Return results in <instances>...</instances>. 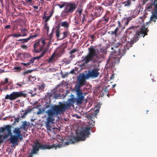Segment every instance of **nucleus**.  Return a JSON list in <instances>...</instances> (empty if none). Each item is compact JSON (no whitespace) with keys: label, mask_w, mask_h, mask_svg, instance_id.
Here are the masks:
<instances>
[{"label":"nucleus","mask_w":157,"mask_h":157,"mask_svg":"<svg viewBox=\"0 0 157 157\" xmlns=\"http://www.w3.org/2000/svg\"><path fill=\"white\" fill-rule=\"evenodd\" d=\"M40 44V41H37L33 45L34 49L35 52L36 53V50H38L37 48Z\"/></svg>","instance_id":"obj_31"},{"label":"nucleus","mask_w":157,"mask_h":157,"mask_svg":"<svg viewBox=\"0 0 157 157\" xmlns=\"http://www.w3.org/2000/svg\"><path fill=\"white\" fill-rule=\"evenodd\" d=\"M47 27H49L48 26V24L47 22H46L44 24V29H47Z\"/></svg>","instance_id":"obj_54"},{"label":"nucleus","mask_w":157,"mask_h":157,"mask_svg":"<svg viewBox=\"0 0 157 157\" xmlns=\"http://www.w3.org/2000/svg\"><path fill=\"white\" fill-rule=\"evenodd\" d=\"M45 86V85L44 84H41L40 86H39V89H44Z\"/></svg>","instance_id":"obj_45"},{"label":"nucleus","mask_w":157,"mask_h":157,"mask_svg":"<svg viewBox=\"0 0 157 157\" xmlns=\"http://www.w3.org/2000/svg\"><path fill=\"white\" fill-rule=\"evenodd\" d=\"M41 113H42V111H41L40 110V111H38L37 112V114H40Z\"/></svg>","instance_id":"obj_62"},{"label":"nucleus","mask_w":157,"mask_h":157,"mask_svg":"<svg viewBox=\"0 0 157 157\" xmlns=\"http://www.w3.org/2000/svg\"><path fill=\"white\" fill-rule=\"evenodd\" d=\"M59 147V145H56V144H53L52 145H49L46 144H41L39 142L37 139H36L34 145L32 147V149L28 157H33V155L35 154H37L38 152L40 149H50L53 147Z\"/></svg>","instance_id":"obj_3"},{"label":"nucleus","mask_w":157,"mask_h":157,"mask_svg":"<svg viewBox=\"0 0 157 157\" xmlns=\"http://www.w3.org/2000/svg\"><path fill=\"white\" fill-rule=\"evenodd\" d=\"M13 132L16 135L15 136L19 137L21 140L23 139L22 135L21 134V131L19 128H15Z\"/></svg>","instance_id":"obj_18"},{"label":"nucleus","mask_w":157,"mask_h":157,"mask_svg":"<svg viewBox=\"0 0 157 157\" xmlns=\"http://www.w3.org/2000/svg\"><path fill=\"white\" fill-rule=\"evenodd\" d=\"M30 39V37H29L26 39H20L17 40L18 41H23L22 43H24L28 42Z\"/></svg>","instance_id":"obj_35"},{"label":"nucleus","mask_w":157,"mask_h":157,"mask_svg":"<svg viewBox=\"0 0 157 157\" xmlns=\"http://www.w3.org/2000/svg\"><path fill=\"white\" fill-rule=\"evenodd\" d=\"M36 79V78L35 77H33L31 75H30L29 77V81H30L31 82H32V81H34Z\"/></svg>","instance_id":"obj_39"},{"label":"nucleus","mask_w":157,"mask_h":157,"mask_svg":"<svg viewBox=\"0 0 157 157\" xmlns=\"http://www.w3.org/2000/svg\"><path fill=\"white\" fill-rule=\"evenodd\" d=\"M62 142L64 145H69L70 144L73 143V141H72L71 139H69L68 140H66L65 141L63 140H62Z\"/></svg>","instance_id":"obj_25"},{"label":"nucleus","mask_w":157,"mask_h":157,"mask_svg":"<svg viewBox=\"0 0 157 157\" xmlns=\"http://www.w3.org/2000/svg\"><path fill=\"white\" fill-rule=\"evenodd\" d=\"M25 83L24 81L21 82H19L16 84L17 85L19 86L20 87H21L23 85L25 84Z\"/></svg>","instance_id":"obj_38"},{"label":"nucleus","mask_w":157,"mask_h":157,"mask_svg":"<svg viewBox=\"0 0 157 157\" xmlns=\"http://www.w3.org/2000/svg\"><path fill=\"white\" fill-rule=\"evenodd\" d=\"M14 69L17 71H20L21 69V67H15L14 68Z\"/></svg>","instance_id":"obj_48"},{"label":"nucleus","mask_w":157,"mask_h":157,"mask_svg":"<svg viewBox=\"0 0 157 157\" xmlns=\"http://www.w3.org/2000/svg\"><path fill=\"white\" fill-rule=\"evenodd\" d=\"M6 84L8 82V78H6L4 80Z\"/></svg>","instance_id":"obj_56"},{"label":"nucleus","mask_w":157,"mask_h":157,"mask_svg":"<svg viewBox=\"0 0 157 157\" xmlns=\"http://www.w3.org/2000/svg\"><path fill=\"white\" fill-rule=\"evenodd\" d=\"M109 15L106 14L104 17L102 18L99 21V24L100 25L105 24L107 23L109 19Z\"/></svg>","instance_id":"obj_16"},{"label":"nucleus","mask_w":157,"mask_h":157,"mask_svg":"<svg viewBox=\"0 0 157 157\" xmlns=\"http://www.w3.org/2000/svg\"><path fill=\"white\" fill-rule=\"evenodd\" d=\"M44 46L45 45H41L38 50H36V53H39L42 51L44 48Z\"/></svg>","instance_id":"obj_37"},{"label":"nucleus","mask_w":157,"mask_h":157,"mask_svg":"<svg viewBox=\"0 0 157 157\" xmlns=\"http://www.w3.org/2000/svg\"><path fill=\"white\" fill-rule=\"evenodd\" d=\"M153 4L155 6L156 10H155L154 14L153 15V17L151 18L150 20L151 21L153 20V18L154 17L155 18V19L157 18V0H155Z\"/></svg>","instance_id":"obj_19"},{"label":"nucleus","mask_w":157,"mask_h":157,"mask_svg":"<svg viewBox=\"0 0 157 157\" xmlns=\"http://www.w3.org/2000/svg\"><path fill=\"white\" fill-rule=\"evenodd\" d=\"M90 127H86L82 129V131L79 133V136L76 137V139L78 140H84L86 137H89V135L90 134Z\"/></svg>","instance_id":"obj_7"},{"label":"nucleus","mask_w":157,"mask_h":157,"mask_svg":"<svg viewBox=\"0 0 157 157\" xmlns=\"http://www.w3.org/2000/svg\"><path fill=\"white\" fill-rule=\"evenodd\" d=\"M118 24V26L119 28H121V25L120 21H118L117 22Z\"/></svg>","instance_id":"obj_53"},{"label":"nucleus","mask_w":157,"mask_h":157,"mask_svg":"<svg viewBox=\"0 0 157 157\" xmlns=\"http://www.w3.org/2000/svg\"><path fill=\"white\" fill-rule=\"evenodd\" d=\"M88 8L90 9L94 8V5L92 3H90L88 6Z\"/></svg>","instance_id":"obj_41"},{"label":"nucleus","mask_w":157,"mask_h":157,"mask_svg":"<svg viewBox=\"0 0 157 157\" xmlns=\"http://www.w3.org/2000/svg\"><path fill=\"white\" fill-rule=\"evenodd\" d=\"M67 47V44L65 43L62 44L59 48L58 50L59 51L60 54H62L64 51V49Z\"/></svg>","instance_id":"obj_20"},{"label":"nucleus","mask_w":157,"mask_h":157,"mask_svg":"<svg viewBox=\"0 0 157 157\" xmlns=\"http://www.w3.org/2000/svg\"><path fill=\"white\" fill-rule=\"evenodd\" d=\"M53 29H54L53 28L52 29V31L50 33V34L49 35V37H50L51 39L52 38V37H53Z\"/></svg>","instance_id":"obj_43"},{"label":"nucleus","mask_w":157,"mask_h":157,"mask_svg":"<svg viewBox=\"0 0 157 157\" xmlns=\"http://www.w3.org/2000/svg\"><path fill=\"white\" fill-rule=\"evenodd\" d=\"M76 97V98H71L69 102L62 103L59 102V105H55L52 106L50 109L46 112L47 116L46 126L48 130L51 131L52 126L54 122L59 115L64 112L67 109H69L73 103L75 102L77 104H81L84 100L85 94L83 93L82 90L79 87H76L75 89Z\"/></svg>","instance_id":"obj_1"},{"label":"nucleus","mask_w":157,"mask_h":157,"mask_svg":"<svg viewBox=\"0 0 157 157\" xmlns=\"http://www.w3.org/2000/svg\"><path fill=\"white\" fill-rule=\"evenodd\" d=\"M51 13V14L48 16H43V19H45L44 21L45 22H47L50 19L51 17L52 16V14L53 13V12H52V11L50 12Z\"/></svg>","instance_id":"obj_30"},{"label":"nucleus","mask_w":157,"mask_h":157,"mask_svg":"<svg viewBox=\"0 0 157 157\" xmlns=\"http://www.w3.org/2000/svg\"><path fill=\"white\" fill-rule=\"evenodd\" d=\"M32 71H33L32 70H28L27 71H25L24 72V73L25 74H28L29 73H31Z\"/></svg>","instance_id":"obj_47"},{"label":"nucleus","mask_w":157,"mask_h":157,"mask_svg":"<svg viewBox=\"0 0 157 157\" xmlns=\"http://www.w3.org/2000/svg\"><path fill=\"white\" fill-rule=\"evenodd\" d=\"M26 2L28 3H31L32 2V0H26Z\"/></svg>","instance_id":"obj_58"},{"label":"nucleus","mask_w":157,"mask_h":157,"mask_svg":"<svg viewBox=\"0 0 157 157\" xmlns=\"http://www.w3.org/2000/svg\"><path fill=\"white\" fill-rule=\"evenodd\" d=\"M103 11V8L100 6H98L95 7L94 16L92 18V20H94L96 17L101 16Z\"/></svg>","instance_id":"obj_12"},{"label":"nucleus","mask_w":157,"mask_h":157,"mask_svg":"<svg viewBox=\"0 0 157 157\" xmlns=\"http://www.w3.org/2000/svg\"><path fill=\"white\" fill-rule=\"evenodd\" d=\"M2 86L6 84V83L4 81H2L0 82Z\"/></svg>","instance_id":"obj_61"},{"label":"nucleus","mask_w":157,"mask_h":157,"mask_svg":"<svg viewBox=\"0 0 157 157\" xmlns=\"http://www.w3.org/2000/svg\"><path fill=\"white\" fill-rule=\"evenodd\" d=\"M70 24L67 21H64L62 22L60 24V25L61 26L63 27L64 28L67 29L69 27Z\"/></svg>","instance_id":"obj_24"},{"label":"nucleus","mask_w":157,"mask_h":157,"mask_svg":"<svg viewBox=\"0 0 157 157\" xmlns=\"http://www.w3.org/2000/svg\"><path fill=\"white\" fill-rule=\"evenodd\" d=\"M104 91L106 93L108 92V90L107 88L106 87L104 88Z\"/></svg>","instance_id":"obj_63"},{"label":"nucleus","mask_w":157,"mask_h":157,"mask_svg":"<svg viewBox=\"0 0 157 157\" xmlns=\"http://www.w3.org/2000/svg\"><path fill=\"white\" fill-rule=\"evenodd\" d=\"M27 95V94L24 93L23 91H14L10 94H6L5 98V99H8L10 101H13L19 98L23 97L25 98Z\"/></svg>","instance_id":"obj_6"},{"label":"nucleus","mask_w":157,"mask_h":157,"mask_svg":"<svg viewBox=\"0 0 157 157\" xmlns=\"http://www.w3.org/2000/svg\"><path fill=\"white\" fill-rule=\"evenodd\" d=\"M55 57V54L54 53H53L52 56H51V57L49 58L48 62H50L52 61V59H53Z\"/></svg>","instance_id":"obj_42"},{"label":"nucleus","mask_w":157,"mask_h":157,"mask_svg":"<svg viewBox=\"0 0 157 157\" xmlns=\"http://www.w3.org/2000/svg\"><path fill=\"white\" fill-rule=\"evenodd\" d=\"M74 23H75V25H76L77 24H80V22L81 21V17L78 16V14L75 16L74 19Z\"/></svg>","instance_id":"obj_22"},{"label":"nucleus","mask_w":157,"mask_h":157,"mask_svg":"<svg viewBox=\"0 0 157 157\" xmlns=\"http://www.w3.org/2000/svg\"><path fill=\"white\" fill-rule=\"evenodd\" d=\"M37 36H38L37 35H33V36H29V37H30V39H31V38H33V37H36Z\"/></svg>","instance_id":"obj_57"},{"label":"nucleus","mask_w":157,"mask_h":157,"mask_svg":"<svg viewBox=\"0 0 157 157\" xmlns=\"http://www.w3.org/2000/svg\"><path fill=\"white\" fill-rule=\"evenodd\" d=\"M56 6L59 7L60 9L64 7V10L61 13V16L66 18L68 16L71 15L77 8V4L75 2H60Z\"/></svg>","instance_id":"obj_2"},{"label":"nucleus","mask_w":157,"mask_h":157,"mask_svg":"<svg viewBox=\"0 0 157 157\" xmlns=\"http://www.w3.org/2000/svg\"><path fill=\"white\" fill-rule=\"evenodd\" d=\"M19 55H21L22 56V57L24 58H29L30 57H31V56L30 54L27 52H24L23 53H19L18 54Z\"/></svg>","instance_id":"obj_23"},{"label":"nucleus","mask_w":157,"mask_h":157,"mask_svg":"<svg viewBox=\"0 0 157 157\" xmlns=\"http://www.w3.org/2000/svg\"><path fill=\"white\" fill-rule=\"evenodd\" d=\"M32 110V109L28 108L27 109L25 110V112L23 114V115H22V113H21V116H20L19 115H18V117L15 118V121L16 122H19V121L21 120V118H24L25 116H26L28 113H30Z\"/></svg>","instance_id":"obj_15"},{"label":"nucleus","mask_w":157,"mask_h":157,"mask_svg":"<svg viewBox=\"0 0 157 157\" xmlns=\"http://www.w3.org/2000/svg\"><path fill=\"white\" fill-rule=\"evenodd\" d=\"M11 26L10 25H8L5 26V29H9L10 27Z\"/></svg>","instance_id":"obj_52"},{"label":"nucleus","mask_w":157,"mask_h":157,"mask_svg":"<svg viewBox=\"0 0 157 157\" xmlns=\"http://www.w3.org/2000/svg\"><path fill=\"white\" fill-rule=\"evenodd\" d=\"M28 30L25 28H23L21 29V33L22 34L24 33H26L25 32H27Z\"/></svg>","instance_id":"obj_40"},{"label":"nucleus","mask_w":157,"mask_h":157,"mask_svg":"<svg viewBox=\"0 0 157 157\" xmlns=\"http://www.w3.org/2000/svg\"><path fill=\"white\" fill-rule=\"evenodd\" d=\"M33 7L36 9H38V6H33Z\"/></svg>","instance_id":"obj_64"},{"label":"nucleus","mask_w":157,"mask_h":157,"mask_svg":"<svg viewBox=\"0 0 157 157\" xmlns=\"http://www.w3.org/2000/svg\"><path fill=\"white\" fill-rule=\"evenodd\" d=\"M11 36L17 38L18 37V34H12L11 35Z\"/></svg>","instance_id":"obj_51"},{"label":"nucleus","mask_w":157,"mask_h":157,"mask_svg":"<svg viewBox=\"0 0 157 157\" xmlns=\"http://www.w3.org/2000/svg\"><path fill=\"white\" fill-rule=\"evenodd\" d=\"M119 30V29L118 27H117L114 31L109 32L108 33L110 34L111 35L116 37L118 35V32Z\"/></svg>","instance_id":"obj_21"},{"label":"nucleus","mask_w":157,"mask_h":157,"mask_svg":"<svg viewBox=\"0 0 157 157\" xmlns=\"http://www.w3.org/2000/svg\"><path fill=\"white\" fill-rule=\"evenodd\" d=\"M50 107V105L49 104H48L47 105H46L44 107V108L43 109H45L47 108H49Z\"/></svg>","instance_id":"obj_49"},{"label":"nucleus","mask_w":157,"mask_h":157,"mask_svg":"<svg viewBox=\"0 0 157 157\" xmlns=\"http://www.w3.org/2000/svg\"><path fill=\"white\" fill-rule=\"evenodd\" d=\"M128 49V47L124 45L121 46L119 48L117 49V50L116 49H115L114 51H112V52L113 53H118L120 55L122 56L125 53L126 50Z\"/></svg>","instance_id":"obj_13"},{"label":"nucleus","mask_w":157,"mask_h":157,"mask_svg":"<svg viewBox=\"0 0 157 157\" xmlns=\"http://www.w3.org/2000/svg\"><path fill=\"white\" fill-rule=\"evenodd\" d=\"M47 51V50L44 49L42 51L41 53L40 56L36 57H33L32 59H30L29 60V61L28 63H22L21 64L27 67H31V66L30 65L32 64V65H33L35 60L39 59L40 58L42 57L44 55Z\"/></svg>","instance_id":"obj_9"},{"label":"nucleus","mask_w":157,"mask_h":157,"mask_svg":"<svg viewBox=\"0 0 157 157\" xmlns=\"http://www.w3.org/2000/svg\"><path fill=\"white\" fill-rule=\"evenodd\" d=\"M87 16L86 14H82V16L81 17V22L82 24L85 23V21L87 20Z\"/></svg>","instance_id":"obj_29"},{"label":"nucleus","mask_w":157,"mask_h":157,"mask_svg":"<svg viewBox=\"0 0 157 157\" xmlns=\"http://www.w3.org/2000/svg\"><path fill=\"white\" fill-rule=\"evenodd\" d=\"M126 40V39L125 38H123L121 39V41L122 42L124 43L125 41Z\"/></svg>","instance_id":"obj_60"},{"label":"nucleus","mask_w":157,"mask_h":157,"mask_svg":"<svg viewBox=\"0 0 157 157\" xmlns=\"http://www.w3.org/2000/svg\"><path fill=\"white\" fill-rule=\"evenodd\" d=\"M27 35V33H24L22 34H18V36H24Z\"/></svg>","instance_id":"obj_46"},{"label":"nucleus","mask_w":157,"mask_h":157,"mask_svg":"<svg viewBox=\"0 0 157 157\" xmlns=\"http://www.w3.org/2000/svg\"><path fill=\"white\" fill-rule=\"evenodd\" d=\"M112 59L113 62L115 63H119L120 60L119 58L117 57H114Z\"/></svg>","instance_id":"obj_33"},{"label":"nucleus","mask_w":157,"mask_h":157,"mask_svg":"<svg viewBox=\"0 0 157 157\" xmlns=\"http://www.w3.org/2000/svg\"><path fill=\"white\" fill-rule=\"evenodd\" d=\"M90 38H91V39H92L91 41H92V43L93 41V40L94 38V34H93V35H92L91 36H90Z\"/></svg>","instance_id":"obj_50"},{"label":"nucleus","mask_w":157,"mask_h":157,"mask_svg":"<svg viewBox=\"0 0 157 157\" xmlns=\"http://www.w3.org/2000/svg\"><path fill=\"white\" fill-rule=\"evenodd\" d=\"M121 45V43H118L115 44L113 47H112L111 49L112 50H114L113 51H114V49H116L117 50V49H118L117 48L119 47L120 45Z\"/></svg>","instance_id":"obj_32"},{"label":"nucleus","mask_w":157,"mask_h":157,"mask_svg":"<svg viewBox=\"0 0 157 157\" xmlns=\"http://www.w3.org/2000/svg\"><path fill=\"white\" fill-rule=\"evenodd\" d=\"M7 128H8L10 129H11V126L7 125H6L4 127H1L0 128V132H4L5 130L7 131Z\"/></svg>","instance_id":"obj_27"},{"label":"nucleus","mask_w":157,"mask_h":157,"mask_svg":"<svg viewBox=\"0 0 157 157\" xmlns=\"http://www.w3.org/2000/svg\"><path fill=\"white\" fill-rule=\"evenodd\" d=\"M19 138L17 136H16L15 135L13 136L12 134L9 139L11 143L15 144L16 143L17 144V142Z\"/></svg>","instance_id":"obj_17"},{"label":"nucleus","mask_w":157,"mask_h":157,"mask_svg":"<svg viewBox=\"0 0 157 157\" xmlns=\"http://www.w3.org/2000/svg\"><path fill=\"white\" fill-rule=\"evenodd\" d=\"M77 50L76 49H74L72 50L70 52L71 54H72L77 51Z\"/></svg>","instance_id":"obj_44"},{"label":"nucleus","mask_w":157,"mask_h":157,"mask_svg":"<svg viewBox=\"0 0 157 157\" xmlns=\"http://www.w3.org/2000/svg\"><path fill=\"white\" fill-rule=\"evenodd\" d=\"M7 134L4 135L3 137L4 139L7 138L9 136H10L12 135V133L11 129H10L8 128H7Z\"/></svg>","instance_id":"obj_26"},{"label":"nucleus","mask_w":157,"mask_h":157,"mask_svg":"<svg viewBox=\"0 0 157 157\" xmlns=\"http://www.w3.org/2000/svg\"><path fill=\"white\" fill-rule=\"evenodd\" d=\"M42 43L43 44V45H45L46 43L45 40H42Z\"/></svg>","instance_id":"obj_59"},{"label":"nucleus","mask_w":157,"mask_h":157,"mask_svg":"<svg viewBox=\"0 0 157 157\" xmlns=\"http://www.w3.org/2000/svg\"><path fill=\"white\" fill-rule=\"evenodd\" d=\"M89 52L85 56H83L82 58V61L84 62V64L88 63L92 61L95 56H97L96 49L94 46H92L88 48Z\"/></svg>","instance_id":"obj_5"},{"label":"nucleus","mask_w":157,"mask_h":157,"mask_svg":"<svg viewBox=\"0 0 157 157\" xmlns=\"http://www.w3.org/2000/svg\"><path fill=\"white\" fill-rule=\"evenodd\" d=\"M22 128L25 131H27L28 128V127L27 122L26 121H24L22 122Z\"/></svg>","instance_id":"obj_28"},{"label":"nucleus","mask_w":157,"mask_h":157,"mask_svg":"<svg viewBox=\"0 0 157 157\" xmlns=\"http://www.w3.org/2000/svg\"><path fill=\"white\" fill-rule=\"evenodd\" d=\"M88 78H87L86 74V75L82 74L80 75L77 78L78 85L76 87H79L80 89L81 87L85 85L86 84V79Z\"/></svg>","instance_id":"obj_11"},{"label":"nucleus","mask_w":157,"mask_h":157,"mask_svg":"<svg viewBox=\"0 0 157 157\" xmlns=\"http://www.w3.org/2000/svg\"><path fill=\"white\" fill-rule=\"evenodd\" d=\"M131 1L130 0H128L127 1H125L123 2L124 6H129L131 4Z\"/></svg>","instance_id":"obj_34"},{"label":"nucleus","mask_w":157,"mask_h":157,"mask_svg":"<svg viewBox=\"0 0 157 157\" xmlns=\"http://www.w3.org/2000/svg\"><path fill=\"white\" fill-rule=\"evenodd\" d=\"M21 47L24 49H26L27 48V46L26 45H24L21 46Z\"/></svg>","instance_id":"obj_55"},{"label":"nucleus","mask_w":157,"mask_h":157,"mask_svg":"<svg viewBox=\"0 0 157 157\" xmlns=\"http://www.w3.org/2000/svg\"><path fill=\"white\" fill-rule=\"evenodd\" d=\"M99 109L100 108L98 107L97 109L94 111V115H89L86 116V117L88 119L90 120V121L89 122V124L90 125H91L92 126H93L94 125L95 122L92 120V119H94V117L95 116H96L98 113L99 112Z\"/></svg>","instance_id":"obj_14"},{"label":"nucleus","mask_w":157,"mask_h":157,"mask_svg":"<svg viewBox=\"0 0 157 157\" xmlns=\"http://www.w3.org/2000/svg\"><path fill=\"white\" fill-rule=\"evenodd\" d=\"M148 31L147 28H145V26H143L139 30L136 31L135 35L131 39V43L132 44L139 40L141 36L144 37L145 36L147 35V33Z\"/></svg>","instance_id":"obj_4"},{"label":"nucleus","mask_w":157,"mask_h":157,"mask_svg":"<svg viewBox=\"0 0 157 157\" xmlns=\"http://www.w3.org/2000/svg\"><path fill=\"white\" fill-rule=\"evenodd\" d=\"M83 10L82 9H79L77 11V12L78 13V16L81 17L82 16V14H84V13H82Z\"/></svg>","instance_id":"obj_36"},{"label":"nucleus","mask_w":157,"mask_h":157,"mask_svg":"<svg viewBox=\"0 0 157 157\" xmlns=\"http://www.w3.org/2000/svg\"><path fill=\"white\" fill-rule=\"evenodd\" d=\"M100 70V68L97 67L94 68L91 70L88 71V72L86 73L87 75V78H96L99 75L100 73L98 71Z\"/></svg>","instance_id":"obj_10"},{"label":"nucleus","mask_w":157,"mask_h":157,"mask_svg":"<svg viewBox=\"0 0 157 157\" xmlns=\"http://www.w3.org/2000/svg\"><path fill=\"white\" fill-rule=\"evenodd\" d=\"M57 29L56 30V36L58 39L59 40H62L67 38L70 35V33L68 29L65 30L62 34L60 33V25L57 26Z\"/></svg>","instance_id":"obj_8"}]
</instances>
